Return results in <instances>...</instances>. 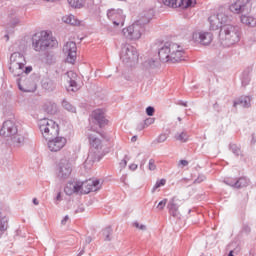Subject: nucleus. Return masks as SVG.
<instances>
[{
  "mask_svg": "<svg viewBox=\"0 0 256 256\" xmlns=\"http://www.w3.org/2000/svg\"><path fill=\"white\" fill-rule=\"evenodd\" d=\"M18 87L20 91H24V93H31L35 91V86L29 80H20L18 82Z\"/></svg>",
  "mask_w": 256,
  "mask_h": 256,
  "instance_id": "nucleus-22",
  "label": "nucleus"
},
{
  "mask_svg": "<svg viewBox=\"0 0 256 256\" xmlns=\"http://www.w3.org/2000/svg\"><path fill=\"white\" fill-rule=\"evenodd\" d=\"M168 209L171 215H173V217H177L178 213H179V206H177L175 204V198H172L168 204Z\"/></svg>",
  "mask_w": 256,
  "mask_h": 256,
  "instance_id": "nucleus-25",
  "label": "nucleus"
},
{
  "mask_svg": "<svg viewBox=\"0 0 256 256\" xmlns=\"http://www.w3.org/2000/svg\"><path fill=\"white\" fill-rule=\"evenodd\" d=\"M57 47V40L53 34L47 31H42L33 37V48L35 51H45L47 48Z\"/></svg>",
  "mask_w": 256,
  "mask_h": 256,
  "instance_id": "nucleus-4",
  "label": "nucleus"
},
{
  "mask_svg": "<svg viewBox=\"0 0 256 256\" xmlns=\"http://www.w3.org/2000/svg\"><path fill=\"white\" fill-rule=\"evenodd\" d=\"M158 55L162 63H181L186 58L183 46L173 42L164 44L160 48Z\"/></svg>",
  "mask_w": 256,
  "mask_h": 256,
  "instance_id": "nucleus-1",
  "label": "nucleus"
},
{
  "mask_svg": "<svg viewBox=\"0 0 256 256\" xmlns=\"http://www.w3.org/2000/svg\"><path fill=\"white\" fill-rule=\"evenodd\" d=\"M79 191H81L79 182H69L64 187V193L66 195H74V193H79Z\"/></svg>",
  "mask_w": 256,
  "mask_h": 256,
  "instance_id": "nucleus-21",
  "label": "nucleus"
},
{
  "mask_svg": "<svg viewBox=\"0 0 256 256\" xmlns=\"http://www.w3.org/2000/svg\"><path fill=\"white\" fill-rule=\"evenodd\" d=\"M176 141H180V143H187V141H189V136L187 135V133L182 132L179 133L175 136Z\"/></svg>",
  "mask_w": 256,
  "mask_h": 256,
  "instance_id": "nucleus-27",
  "label": "nucleus"
},
{
  "mask_svg": "<svg viewBox=\"0 0 256 256\" xmlns=\"http://www.w3.org/2000/svg\"><path fill=\"white\" fill-rule=\"evenodd\" d=\"M148 169L149 171H155V169H157V165H155V160L153 159L149 160Z\"/></svg>",
  "mask_w": 256,
  "mask_h": 256,
  "instance_id": "nucleus-34",
  "label": "nucleus"
},
{
  "mask_svg": "<svg viewBox=\"0 0 256 256\" xmlns=\"http://www.w3.org/2000/svg\"><path fill=\"white\" fill-rule=\"evenodd\" d=\"M241 22L248 27H256V19L251 16H241Z\"/></svg>",
  "mask_w": 256,
  "mask_h": 256,
  "instance_id": "nucleus-26",
  "label": "nucleus"
},
{
  "mask_svg": "<svg viewBox=\"0 0 256 256\" xmlns=\"http://www.w3.org/2000/svg\"><path fill=\"white\" fill-rule=\"evenodd\" d=\"M220 13L217 15H212L209 17V22L212 29H217L219 25H223V23H227V16L223 14V7L219 9Z\"/></svg>",
  "mask_w": 256,
  "mask_h": 256,
  "instance_id": "nucleus-15",
  "label": "nucleus"
},
{
  "mask_svg": "<svg viewBox=\"0 0 256 256\" xmlns=\"http://www.w3.org/2000/svg\"><path fill=\"white\" fill-rule=\"evenodd\" d=\"M146 113L149 117H153L154 113H155V108L149 106L146 108Z\"/></svg>",
  "mask_w": 256,
  "mask_h": 256,
  "instance_id": "nucleus-36",
  "label": "nucleus"
},
{
  "mask_svg": "<svg viewBox=\"0 0 256 256\" xmlns=\"http://www.w3.org/2000/svg\"><path fill=\"white\" fill-rule=\"evenodd\" d=\"M25 143V137L17 132L16 135L10 136L9 145L12 150L19 149V147H23Z\"/></svg>",
  "mask_w": 256,
  "mask_h": 256,
  "instance_id": "nucleus-18",
  "label": "nucleus"
},
{
  "mask_svg": "<svg viewBox=\"0 0 256 256\" xmlns=\"http://www.w3.org/2000/svg\"><path fill=\"white\" fill-rule=\"evenodd\" d=\"M63 23H66V25H72L73 27H78V25H81V21L77 19L73 14H68L62 17Z\"/></svg>",
  "mask_w": 256,
  "mask_h": 256,
  "instance_id": "nucleus-23",
  "label": "nucleus"
},
{
  "mask_svg": "<svg viewBox=\"0 0 256 256\" xmlns=\"http://www.w3.org/2000/svg\"><path fill=\"white\" fill-rule=\"evenodd\" d=\"M228 256H233V251H230Z\"/></svg>",
  "mask_w": 256,
  "mask_h": 256,
  "instance_id": "nucleus-47",
  "label": "nucleus"
},
{
  "mask_svg": "<svg viewBox=\"0 0 256 256\" xmlns=\"http://www.w3.org/2000/svg\"><path fill=\"white\" fill-rule=\"evenodd\" d=\"M132 141H137V136L132 137Z\"/></svg>",
  "mask_w": 256,
  "mask_h": 256,
  "instance_id": "nucleus-45",
  "label": "nucleus"
},
{
  "mask_svg": "<svg viewBox=\"0 0 256 256\" xmlns=\"http://www.w3.org/2000/svg\"><path fill=\"white\" fill-rule=\"evenodd\" d=\"M69 221V216H65L64 219L62 220V225H65Z\"/></svg>",
  "mask_w": 256,
  "mask_h": 256,
  "instance_id": "nucleus-41",
  "label": "nucleus"
},
{
  "mask_svg": "<svg viewBox=\"0 0 256 256\" xmlns=\"http://www.w3.org/2000/svg\"><path fill=\"white\" fill-rule=\"evenodd\" d=\"M39 129L44 139H53V137H57L60 132L59 124L47 118L39 121Z\"/></svg>",
  "mask_w": 256,
  "mask_h": 256,
  "instance_id": "nucleus-5",
  "label": "nucleus"
},
{
  "mask_svg": "<svg viewBox=\"0 0 256 256\" xmlns=\"http://www.w3.org/2000/svg\"><path fill=\"white\" fill-rule=\"evenodd\" d=\"M59 199H61V193H58L57 195V201H59Z\"/></svg>",
  "mask_w": 256,
  "mask_h": 256,
  "instance_id": "nucleus-44",
  "label": "nucleus"
},
{
  "mask_svg": "<svg viewBox=\"0 0 256 256\" xmlns=\"http://www.w3.org/2000/svg\"><path fill=\"white\" fill-rule=\"evenodd\" d=\"M17 133H19V129L17 128V124L15 123V121L12 120L5 121L2 128L0 129V135L2 137H8V139H10V137H13Z\"/></svg>",
  "mask_w": 256,
  "mask_h": 256,
  "instance_id": "nucleus-11",
  "label": "nucleus"
},
{
  "mask_svg": "<svg viewBox=\"0 0 256 256\" xmlns=\"http://www.w3.org/2000/svg\"><path fill=\"white\" fill-rule=\"evenodd\" d=\"M90 152L88 154L89 159L99 161L103 155H105V142L103 136L97 132H92L89 137Z\"/></svg>",
  "mask_w": 256,
  "mask_h": 256,
  "instance_id": "nucleus-3",
  "label": "nucleus"
},
{
  "mask_svg": "<svg viewBox=\"0 0 256 256\" xmlns=\"http://www.w3.org/2000/svg\"><path fill=\"white\" fill-rule=\"evenodd\" d=\"M122 59L124 61H130L131 63H135L139 61V53L137 52V49H135L133 46H130L129 48H126L123 52Z\"/></svg>",
  "mask_w": 256,
  "mask_h": 256,
  "instance_id": "nucleus-16",
  "label": "nucleus"
},
{
  "mask_svg": "<svg viewBox=\"0 0 256 256\" xmlns=\"http://www.w3.org/2000/svg\"><path fill=\"white\" fill-rule=\"evenodd\" d=\"M130 169H131L132 171H135V170L137 169V164H131V165H130Z\"/></svg>",
  "mask_w": 256,
  "mask_h": 256,
  "instance_id": "nucleus-42",
  "label": "nucleus"
},
{
  "mask_svg": "<svg viewBox=\"0 0 256 256\" xmlns=\"http://www.w3.org/2000/svg\"><path fill=\"white\" fill-rule=\"evenodd\" d=\"M124 164L127 165V161L124 160Z\"/></svg>",
  "mask_w": 256,
  "mask_h": 256,
  "instance_id": "nucleus-49",
  "label": "nucleus"
},
{
  "mask_svg": "<svg viewBox=\"0 0 256 256\" xmlns=\"http://www.w3.org/2000/svg\"><path fill=\"white\" fill-rule=\"evenodd\" d=\"M179 164L182 165V167H187V165H189V162H187V160H180Z\"/></svg>",
  "mask_w": 256,
  "mask_h": 256,
  "instance_id": "nucleus-40",
  "label": "nucleus"
},
{
  "mask_svg": "<svg viewBox=\"0 0 256 256\" xmlns=\"http://www.w3.org/2000/svg\"><path fill=\"white\" fill-rule=\"evenodd\" d=\"M221 32L225 33L226 39L228 41H231L230 43H236V41H239V34L237 33V28L235 26L231 25H225L221 27Z\"/></svg>",
  "mask_w": 256,
  "mask_h": 256,
  "instance_id": "nucleus-14",
  "label": "nucleus"
},
{
  "mask_svg": "<svg viewBox=\"0 0 256 256\" xmlns=\"http://www.w3.org/2000/svg\"><path fill=\"white\" fill-rule=\"evenodd\" d=\"M48 149L51 153H59L66 145H67V138L63 136H55L53 138H48Z\"/></svg>",
  "mask_w": 256,
  "mask_h": 256,
  "instance_id": "nucleus-8",
  "label": "nucleus"
},
{
  "mask_svg": "<svg viewBox=\"0 0 256 256\" xmlns=\"http://www.w3.org/2000/svg\"><path fill=\"white\" fill-rule=\"evenodd\" d=\"M192 39L196 43H201V45H211L213 34L211 32H194Z\"/></svg>",
  "mask_w": 256,
  "mask_h": 256,
  "instance_id": "nucleus-13",
  "label": "nucleus"
},
{
  "mask_svg": "<svg viewBox=\"0 0 256 256\" xmlns=\"http://www.w3.org/2000/svg\"><path fill=\"white\" fill-rule=\"evenodd\" d=\"M66 81L68 83L67 90L68 91H77V82L75 81L77 79V73L73 71H68L66 73Z\"/></svg>",
  "mask_w": 256,
  "mask_h": 256,
  "instance_id": "nucleus-19",
  "label": "nucleus"
},
{
  "mask_svg": "<svg viewBox=\"0 0 256 256\" xmlns=\"http://www.w3.org/2000/svg\"><path fill=\"white\" fill-rule=\"evenodd\" d=\"M107 17L116 27H123V25H125V15H123V10L111 9L108 11Z\"/></svg>",
  "mask_w": 256,
  "mask_h": 256,
  "instance_id": "nucleus-12",
  "label": "nucleus"
},
{
  "mask_svg": "<svg viewBox=\"0 0 256 256\" xmlns=\"http://www.w3.org/2000/svg\"><path fill=\"white\" fill-rule=\"evenodd\" d=\"M44 1L53 2V1H59V0H44Z\"/></svg>",
  "mask_w": 256,
  "mask_h": 256,
  "instance_id": "nucleus-46",
  "label": "nucleus"
},
{
  "mask_svg": "<svg viewBox=\"0 0 256 256\" xmlns=\"http://www.w3.org/2000/svg\"><path fill=\"white\" fill-rule=\"evenodd\" d=\"M6 38H7V41H9V36L8 35H6Z\"/></svg>",
  "mask_w": 256,
  "mask_h": 256,
  "instance_id": "nucleus-48",
  "label": "nucleus"
},
{
  "mask_svg": "<svg viewBox=\"0 0 256 256\" xmlns=\"http://www.w3.org/2000/svg\"><path fill=\"white\" fill-rule=\"evenodd\" d=\"M63 107L67 111H70L71 113H75V107H73V105H71L69 102H63Z\"/></svg>",
  "mask_w": 256,
  "mask_h": 256,
  "instance_id": "nucleus-32",
  "label": "nucleus"
},
{
  "mask_svg": "<svg viewBox=\"0 0 256 256\" xmlns=\"http://www.w3.org/2000/svg\"><path fill=\"white\" fill-rule=\"evenodd\" d=\"M68 3L74 9H81L83 7V0H68Z\"/></svg>",
  "mask_w": 256,
  "mask_h": 256,
  "instance_id": "nucleus-29",
  "label": "nucleus"
},
{
  "mask_svg": "<svg viewBox=\"0 0 256 256\" xmlns=\"http://www.w3.org/2000/svg\"><path fill=\"white\" fill-rule=\"evenodd\" d=\"M197 1L195 0H177V8L179 9H190V7H195Z\"/></svg>",
  "mask_w": 256,
  "mask_h": 256,
  "instance_id": "nucleus-24",
  "label": "nucleus"
},
{
  "mask_svg": "<svg viewBox=\"0 0 256 256\" xmlns=\"http://www.w3.org/2000/svg\"><path fill=\"white\" fill-rule=\"evenodd\" d=\"M80 193H91L92 191H99L101 189V181L98 179H89L84 182H79Z\"/></svg>",
  "mask_w": 256,
  "mask_h": 256,
  "instance_id": "nucleus-10",
  "label": "nucleus"
},
{
  "mask_svg": "<svg viewBox=\"0 0 256 256\" xmlns=\"http://www.w3.org/2000/svg\"><path fill=\"white\" fill-rule=\"evenodd\" d=\"M103 236L105 241H111V236L113 235V228L107 227L103 230Z\"/></svg>",
  "mask_w": 256,
  "mask_h": 256,
  "instance_id": "nucleus-28",
  "label": "nucleus"
},
{
  "mask_svg": "<svg viewBox=\"0 0 256 256\" xmlns=\"http://www.w3.org/2000/svg\"><path fill=\"white\" fill-rule=\"evenodd\" d=\"M7 227H8L7 220L1 221V223H0V231H7Z\"/></svg>",
  "mask_w": 256,
  "mask_h": 256,
  "instance_id": "nucleus-37",
  "label": "nucleus"
},
{
  "mask_svg": "<svg viewBox=\"0 0 256 256\" xmlns=\"http://www.w3.org/2000/svg\"><path fill=\"white\" fill-rule=\"evenodd\" d=\"M165 205H167V198L163 199L162 201H160L157 205V209L159 211H163V209H165Z\"/></svg>",
  "mask_w": 256,
  "mask_h": 256,
  "instance_id": "nucleus-33",
  "label": "nucleus"
},
{
  "mask_svg": "<svg viewBox=\"0 0 256 256\" xmlns=\"http://www.w3.org/2000/svg\"><path fill=\"white\" fill-rule=\"evenodd\" d=\"M155 123V118H149L146 120V125H153Z\"/></svg>",
  "mask_w": 256,
  "mask_h": 256,
  "instance_id": "nucleus-39",
  "label": "nucleus"
},
{
  "mask_svg": "<svg viewBox=\"0 0 256 256\" xmlns=\"http://www.w3.org/2000/svg\"><path fill=\"white\" fill-rule=\"evenodd\" d=\"M133 227H135L136 229H139V231H145L147 229V226L143 224H139V222H134Z\"/></svg>",
  "mask_w": 256,
  "mask_h": 256,
  "instance_id": "nucleus-35",
  "label": "nucleus"
},
{
  "mask_svg": "<svg viewBox=\"0 0 256 256\" xmlns=\"http://www.w3.org/2000/svg\"><path fill=\"white\" fill-rule=\"evenodd\" d=\"M164 141H167V134H161L158 137V143H164Z\"/></svg>",
  "mask_w": 256,
  "mask_h": 256,
  "instance_id": "nucleus-38",
  "label": "nucleus"
},
{
  "mask_svg": "<svg viewBox=\"0 0 256 256\" xmlns=\"http://www.w3.org/2000/svg\"><path fill=\"white\" fill-rule=\"evenodd\" d=\"M143 26L139 24H133L127 28L122 30V33L126 39H130L131 41H137L143 35Z\"/></svg>",
  "mask_w": 256,
  "mask_h": 256,
  "instance_id": "nucleus-7",
  "label": "nucleus"
},
{
  "mask_svg": "<svg viewBox=\"0 0 256 256\" xmlns=\"http://www.w3.org/2000/svg\"><path fill=\"white\" fill-rule=\"evenodd\" d=\"M166 183H167V180H166V179L158 180V181L155 183V185H154V187H153V189H152L153 193H155V191H157V189H159V187H165Z\"/></svg>",
  "mask_w": 256,
  "mask_h": 256,
  "instance_id": "nucleus-30",
  "label": "nucleus"
},
{
  "mask_svg": "<svg viewBox=\"0 0 256 256\" xmlns=\"http://www.w3.org/2000/svg\"><path fill=\"white\" fill-rule=\"evenodd\" d=\"M247 5H249V0H237L230 6L231 13L239 15L247 9Z\"/></svg>",
  "mask_w": 256,
  "mask_h": 256,
  "instance_id": "nucleus-17",
  "label": "nucleus"
},
{
  "mask_svg": "<svg viewBox=\"0 0 256 256\" xmlns=\"http://www.w3.org/2000/svg\"><path fill=\"white\" fill-rule=\"evenodd\" d=\"M27 65V60L25 56L19 52H14L10 56V64H9V71L14 75V77H20L23 73H31L33 68L31 66L25 67Z\"/></svg>",
  "mask_w": 256,
  "mask_h": 256,
  "instance_id": "nucleus-2",
  "label": "nucleus"
},
{
  "mask_svg": "<svg viewBox=\"0 0 256 256\" xmlns=\"http://www.w3.org/2000/svg\"><path fill=\"white\" fill-rule=\"evenodd\" d=\"M93 118L98 123L99 127H105L107 125L108 121L105 119V113L103 110H95L92 113Z\"/></svg>",
  "mask_w": 256,
  "mask_h": 256,
  "instance_id": "nucleus-20",
  "label": "nucleus"
},
{
  "mask_svg": "<svg viewBox=\"0 0 256 256\" xmlns=\"http://www.w3.org/2000/svg\"><path fill=\"white\" fill-rule=\"evenodd\" d=\"M33 203H34V205H39V201L37 200V198L33 199Z\"/></svg>",
  "mask_w": 256,
  "mask_h": 256,
  "instance_id": "nucleus-43",
  "label": "nucleus"
},
{
  "mask_svg": "<svg viewBox=\"0 0 256 256\" xmlns=\"http://www.w3.org/2000/svg\"><path fill=\"white\" fill-rule=\"evenodd\" d=\"M63 53L68 63H75L77 59V44L73 41H68L63 46Z\"/></svg>",
  "mask_w": 256,
  "mask_h": 256,
  "instance_id": "nucleus-9",
  "label": "nucleus"
},
{
  "mask_svg": "<svg viewBox=\"0 0 256 256\" xmlns=\"http://www.w3.org/2000/svg\"><path fill=\"white\" fill-rule=\"evenodd\" d=\"M73 173V165L69 159H62L57 165V175L60 179H69Z\"/></svg>",
  "mask_w": 256,
  "mask_h": 256,
  "instance_id": "nucleus-6",
  "label": "nucleus"
},
{
  "mask_svg": "<svg viewBox=\"0 0 256 256\" xmlns=\"http://www.w3.org/2000/svg\"><path fill=\"white\" fill-rule=\"evenodd\" d=\"M163 5L177 9V0H162Z\"/></svg>",
  "mask_w": 256,
  "mask_h": 256,
  "instance_id": "nucleus-31",
  "label": "nucleus"
}]
</instances>
